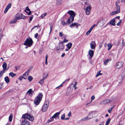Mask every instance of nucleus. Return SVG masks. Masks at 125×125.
I'll return each instance as SVG.
<instances>
[{
  "label": "nucleus",
  "instance_id": "a211bd4d",
  "mask_svg": "<svg viewBox=\"0 0 125 125\" xmlns=\"http://www.w3.org/2000/svg\"><path fill=\"white\" fill-rule=\"evenodd\" d=\"M115 21L114 19H113L110 22V24L112 25L115 26Z\"/></svg>",
  "mask_w": 125,
  "mask_h": 125
},
{
  "label": "nucleus",
  "instance_id": "4d7b16f0",
  "mask_svg": "<svg viewBox=\"0 0 125 125\" xmlns=\"http://www.w3.org/2000/svg\"><path fill=\"white\" fill-rule=\"evenodd\" d=\"M59 35L60 36L62 37L63 36V34L62 32H60L59 33Z\"/></svg>",
  "mask_w": 125,
  "mask_h": 125
},
{
  "label": "nucleus",
  "instance_id": "6ab92c4d",
  "mask_svg": "<svg viewBox=\"0 0 125 125\" xmlns=\"http://www.w3.org/2000/svg\"><path fill=\"white\" fill-rule=\"evenodd\" d=\"M110 102V101L109 100H106L101 102V104H106L108 103H109Z\"/></svg>",
  "mask_w": 125,
  "mask_h": 125
},
{
  "label": "nucleus",
  "instance_id": "9b49d317",
  "mask_svg": "<svg viewBox=\"0 0 125 125\" xmlns=\"http://www.w3.org/2000/svg\"><path fill=\"white\" fill-rule=\"evenodd\" d=\"M29 123L27 120L24 119L21 125H29Z\"/></svg>",
  "mask_w": 125,
  "mask_h": 125
},
{
  "label": "nucleus",
  "instance_id": "4c0bfd02",
  "mask_svg": "<svg viewBox=\"0 0 125 125\" xmlns=\"http://www.w3.org/2000/svg\"><path fill=\"white\" fill-rule=\"evenodd\" d=\"M88 118V117H86L82 119L81 120L82 121H85L87 120H88L89 119Z\"/></svg>",
  "mask_w": 125,
  "mask_h": 125
},
{
  "label": "nucleus",
  "instance_id": "f257e3e1",
  "mask_svg": "<svg viewBox=\"0 0 125 125\" xmlns=\"http://www.w3.org/2000/svg\"><path fill=\"white\" fill-rule=\"evenodd\" d=\"M68 12L70 15V17L67 20V22L68 24H69L71 21L73 22V21L75 14L73 11L72 10L68 11Z\"/></svg>",
  "mask_w": 125,
  "mask_h": 125
},
{
  "label": "nucleus",
  "instance_id": "423d86ee",
  "mask_svg": "<svg viewBox=\"0 0 125 125\" xmlns=\"http://www.w3.org/2000/svg\"><path fill=\"white\" fill-rule=\"evenodd\" d=\"M116 10L113 11L110 13L111 15H113L119 13L120 12V7L119 5L115 6Z\"/></svg>",
  "mask_w": 125,
  "mask_h": 125
},
{
  "label": "nucleus",
  "instance_id": "58836bf2",
  "mask_svg": "<svg viewBox=\"0 0 125 125\" xmlns=\"http://www.w3.org/2000/svg\"><path fill=\"white\" fill-rule=\"evenodd\" d=\"M76 23L74 22L72 23L69 26L70 27H72V26H74L76 25Z\"/></svg>",
  "mask_w": 125,
  "mask_h": 125
},
{
  "label": "nucleus",
  "instance_id": "49530a36",
  "mask_svg": "<svg viewBox=\"0 0 125 125\" xmlns=\"http://www.w3.org/2000/svg\"><path fill=\"white\" fill-rule=\"evenodd\" d=\"M54 120V119L53 118H52V117L50 119L48 120L47 121V122L48 123H49L51 122L52 121Z\"/></svg>",
  "mask_w": 125,
  "mask_h": 125
},
{
  "label": "nucleus",
  "instance_id": "20e7f679",
  "mask_svg": "<svg viewBox=\"0 0 125 125\" xmlns=\"http://www.w3.org/2000/svg\"><path fill=\"white\" fill-rule=\"evenodd\" d=\"M33 42L32 39L30 38H27L24 42L23 45L31 47L32 45V43Z\"/></svg>",
  "mask_w": 125,
  "mask_h": 125
},
{
  "label": "nucleus",
  "instance_id": "2eb2a0df",
  "mask_svg": "<svg viewBox=\"0 0 125 125\" xmlns=\"http://www.w3.org/2000/svg\"><path fill=\"white\" fill-rule=\"evenodd\" d=\"M23 16V15L21 13V14H19L18 15L16 16L15 17V18L16 19L19 20L21 19H22Z\"/></svg>",
  "mask_w": 125,
  "mask_h": 125
},
{
  "label": "nucleus",
  "instance_id": "aec40b11",
  "mask_svg": "<svg viewBox=\"0 0 125 125\" xmlns=\"http://www.w3.org/2000/svg\"><path fill=\"white\" fill-rule=\"evenodd\" d=\"M94 28V25H93L91 27L90 29L89 30L86 32V34L87 35H89L91 31H92Z\"/></svg>",
  "mask_w": 125,
  "mask_h": 125
},
{
  "label": "nucleus",
  "instance_id": "37998d69",
  "mask_svg": "<svg viewBox=\"0 0 125 125\" xmlns=\"http://www.w3.org/2000/svg\"><path fill=\"white\" fill-rule=\"evenodd\" d=\"M65 115V114H63L61 117V118L62 120H64Z\"/></svg>",
  "mask_w": 125,
  "mask_h": 125
},
{
  "label": "nucleus",
  "instance_id": "774afa93",
  "mask_svg": "<svg viewBox=\"0 0 125 125\" xmlns=\"http://www.w3.org/2000/svg\"><path fill=\"white\" fill-rule=\"evenodd\" d=\"M104 124V121H102L101 122L100 124H99V125H103Z\"/></svg>",
  "mask_w": 125,
  "mask_h": 125
},
{
  "label": "nucleus",
  "instance_id": "4468645a",
  "mask_svg": "<svg viewBox=\"0 0 125 125\" xmlns=\"http://www.w3.org/2000/svg\"><path fill=\"white\" fill-rule=\"evenodd\" d=\"M63 43L62 42H61L60 43H59L58 44V46L61 49H63L64 47V45L63 44Z\"/></svg>",
  "mask_w": 125,
  "mask_h": 125
},
{
  "label": "nucleus",
  "instance_id": "13d9d810",
  "mask_svg": "<svg viewBox=\"0 0 125 125\" xmlns=\"http://www.w3.org/2000/svg\"><path fill=\"white\" fill-rule=\"evenodd\" d=\"M27 17H27L26 16H24L23 15V16L22 19H27Z\"/></svg>",
  "mask_w": 125,
  "mask_h": 125
},
{
  "label": "nucleus",
  "instance_id": "dca6fc26",
  "mask_svg": "<svg viewBox=\"0 0 125 125\" xmlns=\"http://www.w3.org/2000/svg\"><path fill=\"white\" fill-rule=\"evenodd\" d=\"M2 66L3 68V70L5 71V70H7V69H6L7 64L6 62H4Z\"/></svg>",
  "mask_w": 125,
  "mask_h": 125
},
{
  "label": "nucleus",
  "instance_id": "7ed1b4c3",
  "mask_svg": "<svg viewBox=\"0 0 125 125\" xmlns=\"http://www.w3.org/2000/svg\"><path fill=\"white\" fill-rule=\"evenodd\" d=\"M22 117L24 119H27L31 121H33L34 119V117L31 115V114L28 113L23 115Z\"/></svg>",
  "mask_w": 125,
  "mask_h": 125
},
{
  "label": "nucleus",
  "instance_id": "09e8293b",
  "mask_svg": "<svg viewBox=\"0 0 125 125\" xmlns=\"http://www.w3.org/2000/svg\"><path fill=\"white\" fill-rule=\"evenodd\" d=\"M122 20H119V22L117 24V26H119L121 25V22Z\"/></svg>",
  "mask_w": 125,
  "mask_h": 125
},
{
  "label": "nucleus",
  "instance_id": "6e6552de",
  "mask_svg": "<svg viewBox=\"0 0 125 125\" xmlns=\"http://www.w3.org/2000/svg\"><path fill=\"white\" fill-rule=\"evenodd\" d=\"M123 64L124 63L123 62H119L115 64V66L117 68L120 69L122 67Z\"/></svg>",
  "mask_w": 125,
  "mask_h": 125
},
{
  "label": "nucleus",
  "instance_id": "a19ab883",
  "mask_svg": "<svg viewBox=\"0 0 125 125\" xmlns=\"http://www.w3.org/2000/svg\"><path fill=\"white\" fill-rule=\"evenodd\" d=\"M113 45V44L111 43H108L107 44V46L108 48H112Z\"/></svg>",
  "mask_w": 125,
  "mask_h": 125
},
{
  "label": "nucleus",
  "instance_id": "69168bd1",
  "mask_svg": "<svg viewBox=\"0 0 125 125\" xmlns=\"http://www.w3.org/2000/svg\"><path fill=\"white\" fill-rule=\"evenodd\" d=\"M22 77H21V76H20L19 78V80H22Z\"/></svg>",
  "mask_w": 125,
  "mask_h": 125
},
{
  "label": "nucleus",
  "instance_id": "8fccbe9b",
  "mask_svg": "<svg viewBox=\"0 0 125 125\" xmlns=\"http://www.w3.org/2000/svg\"><path fill=\"white\" fill-rule=\"evenodd\" d=\"M111 119L110 118H109L107 121L106 123L107 124H109L110 122Z\"/></svg>",
  "mask_w": 125,
  "mask_h": 125
},
{
  "label": "nucleus",
  "instance_id": "680f3d73",
  "mask_svg": "<svg viewBox=\"0 0 125 125\" xmlns=\"http://www.w3.org/2000/svg\"><path fill=\"white\" fill-rule=\"evenodd\" d=\"M56 49L57 51H58L60 49H61L59 48V47H57L56 48Z\"/></svg>",
  "mask_w": 125,
  "mask_h": 125
},
{
  "label": "nucleus",
  "instance_id": "79ce46f5",
  "mask_svg": "<svg viewBox=\"0 0 125 125\" xmlns=\"http://www.w3.org/2000/svg\"><path fill=\"white\" fill-rule=\"evenodd\" d=\"M47 14V13H45L42 14V15L41 16V17L42 18H43L44 17H45V16Z\"/></svg>",
  "mask_w": 125,
  "mask_h": 125
},
{
  "label": "nucleus",
  "instance_id": "1a4fd4ad",
  "mask_svg": "<svg viewBox=\"0 0 125 125\" xmlns=\"http://www.w3.org/2000/svg\"><path fill=\"white\" fill-rule=\"evenodd\" d=\"M94 53L93 51L92 50H89L87 56L89 57V60L91 59Z\"/></svg>",
  "mask_w": 125,
  "mask_h": 125
},
{
  "label": "nucleus",
  "instance_id": "864d4df0",
  "mask_svg": "<svg viewBox=\"0 0 125 125\" xmlns=\"http://www.w3.org/2000/svg\"><path fill=\"white\" fill-rule=\"evenodd\" d=\"M15 68L16 70H17L18 69L20 68V66H16L15 67Z\"/></svg>",
  "mask_w": 125,
  "mask_h": 125
},
{
  "label": "nucleus",
  "instance_id": "0eeeda50",
  "mask_svg": "<svg viewBox=\"0 0 125 125\" xmlns=\"http://www.w3.org/2000/svg\"><path fill=\"white\" fill-rule=\"evenodd\" d=\"M49 104V101L48 100L46 101L42 109V112H44L47 110Z\"/></svg>",
  "mask_w": 125,
  "mask_h": 125
},
{
  "label": "nucleus",
  "instance_id": "2f4dec72",
  "mask_svg": "<svg viewBox=\"0 0 125 125\" xmlns=\"http://www.w3.org/2000/svg\"><path fill=\"white\" fill-rule=\"evenodd\" d=\"M101 71L100 70L97 73V74L96 75V77H98V76L102 75V73H100V72Z\"/></svg>",
  "mask_w": 125,
  "mask_h": 125
},
{
  "label": "nucleus",
  "instance_id": "c9c22d12",
  "mask_svg": "<svg viewBox=\"0 0 125 125\" xmlns=\"http://www.w3.org/2000/svg\"><path fill=\"white\" fill-rule=\"evenodd\" d=\"M28 79L29 82H31L33 78L31 76H29L28 78Z\"/></svg>",
  "mask_w": 125,
  "mask_h": 125
},
{
  "label": "nucleus",
  "instance_id": "052dcab7",
  "mask_svg": "<svg viewBox=\"0 0 125 125\" xmlns=\"http://www.w3.org/2000/svg\"><path fill=\"white\" fill-rule=\"evenodd\" d=\"M77 82H75L74 84L73 85V87H75L76 86V85L77 84Z\"/></svg>",
  "mask_w": 125,
  "mask_h": 125
},
{
  "label": "nucleus",
  "instance_id": "0e129e2a",
  "mask_svg": "<svg viewBox=\"0 0 125 125\" xmlns=\"http://www.w3.org/2000/svg\"><path fill=\"white\" fill-rule=\"evenodd\" d=\"M2 33L0 31V38H1L2 35Z\"/></svg>",
  "mask_w": 125,
  "mask_h": 125
},
{
  "label": "nucleus",
  "instance_id": "f3484780",
  "mask_svg": "<svg viewBox=\"0 0 125 125\" xmlns=\"http://www.w3.org/2000/svg\"><path fill=\"white\" fill-rule=\"evenodd\" d=\"M62 110H61L60 112H57L55 113V114H54L52 117V118H56L58 116L61 112L62 111Z\"/></svg>",
  "mask_w": 125,
  "mask_h": 125
},
{
  "label": "nucleus",
  "instance_id": "bf43d9fd",
  "mask_svg": "<svg viewBox=\"0 0 125 125\" xmlns=\"http://www.w3.org/2000/svg\"><path fill=\"white\" fill-rule=\"evenodd\" d=\"M33 15L30 18V21H32V19L33 18Z\"/></svg>",
  "mask_w": 125,
  "mask_h": 125
},
{
  "label": "nucleus",
  "instance_id": "5fc2aeb1",
  "mask_svg": "<svg viewBox=\"0 0 125 125\" xmlns=\"http://www.w3.org/2000/svg\"><path fill=\"white\" fill-rule=\"evenodd\" d=\"M122 44L123 45V46H124L125 45V41H124L123 39V40L122 41Z\"/></svg>",
  "mask_w": 125,
  "mask_h": 125
},
{
  "label": "nucleus",
  "instance_id": "39448f33",
  "mask_svg": "<svg viewBox=\"0 0 125 125\" xmlns=\"http://www.w3.org/2000/svg\"><path fill=\"white\" fill-rule=\"evenodd\" d=\"M107 19L105 17H103L100 19L97 23V25L101 27L103 26L106 22Z\"/></svg>",
  "mask_w": 125,
  "mask_h": 125
},
{
  "label": "nucleus",
  "instance_id": "338daca9",
  "mask_svg": "<svg viewBox=\"0 0 125 125\" xmlns=\"http://www.w3.org/2000/svg\"><path fill=\"white\" fill-rule=\"evenodd\" d=\"M71 112H70L68 114V115L69 116H71Z\"/></svg>",
  "mask_w": 125,
  "mask_h": 125
},
{
  "label": "nucleus",
  "instance_id": "603ef678",
  "mask_svg": "<svg viewBox=\"0 0 125 125\" xmlns=\"http://www.w3.org/2000/svg\"><path fill=\"white\" fill-rule=\"evenodd\" d=\"M24 75H25V74H23V75H21V77H22V78H23L24 79H26L27 78L26 76H25V77H24Z\"/></svg>",
  "mask_w": 125,
  "mask_h": 125
},
{
  "label": "nucleus",
  "instance_id": "4be33fe9",
  "mask_svg": "<svg viewBox=\"0 0 125 125\" xmlns=\"http://www.w3.org/2000/svg\"><path fill=\"white\" fill-rule=\"evenodd\" d=\"M4 80L7 83H8L10 82V80L9 79V77L7 76H6L4 78Z\"/></svg>",
  "mask_w": 125,
  "mask_h": 125
},
{
  "label": "nucleus",
  "instance_id": "cd10ccee",
  "mask_svg": "<svg viewBox=\"0 0 125 125\" xmlns=\"http://www.w3.org/2000/svg\"><path fill=\"white\" fill-rule=\"evenodd\" d=\"M33 68V66H31L29 68V69L27 70V71L26 72V73H29L30 71H31V70Z\"/></svg>",
  "mask_w": 125,
  "mask_h": 125
},
{
  "label": "nucleus",
  "instance_id": "3c124183",
  "mask_svg": "<svg viewBox=\"0 0 125 125\" xmlns=\"http://www.w3.org/2000/svg\"><path fill=\"white\" fill-rule=\"evenodd\" d=\"M113 107L111 108H110V109L108 110V112L109 113H110L111 111H112Z\"/></svg>",
  "mask_w": 125,
  "mask_h": 125
},
{
  "label": "nucleus",
  "instance_id": "a878e982",
  "mask_svg": "<svg viewBox=\"0 0 125 125\" xmlns=\"http://www.w3.org/2000/svg\"><path fill=\"white\" fill-rule=\"evenodd\" d=\"M33 92L32 91V89H30L29 90H28L27 92V93L28 94H29V95H30L31 94H32L33 93Z\"/></svg>",
  "mask_w": 125,
  "mask_h": 125
},
{
  "label": "nucleus",
  "instance_id": "ddd939ff",
  "mask_svg": "<svg viewBox=\"0 0 125 125\" xmlns=\"http://www.w3.org/2000/svg\"><path fill=\"white\" fill-rule=\"evenodd\" d=\"M91 10L90 6H89L87 7L86 10V14L87 15H89L90 13V11Z\"/></svg>",
  "mask_w": 125,
  "mask_h": 125
},
{
  "label": "nucleus",
  "instance_id": "ea45409f",
  "mask_svg": "<svg viewBox=\"0 0 125 125\" xmlns=\"http://www.w3.org/2000/svg\"><path fill=\"white\" fill-rule=\"evenodd\" d=\"M11 3H9L7 6L6 8H8V9H9L10 7H11Z\"/></svg>",
  "mask_w": 125,
  "mask_h": 125
},
{
  "label": "nucleus",
  "instance_id": "c03bdc74",
  "mask_svg": "<svg viewBox=\"0 0 125 125\" xmlns=\"http://www.w3.org/2000/svg\"><path fill=\"white\" fill-rule=\"evenodd\" d=\"M120 0H117L115 3V6L119 5L118 4L120 3Z\"/></svg>",
  "mask_w": 125,
  "mask_h": 125
},
{
  "label": "nucleus",
  "instance_id": "f704fd0d",
  "mask_svg": "<svg viewBox=\"0 0 125 125\" xmlns=\"http://www.w3.org/2000/svg\"><path fill=\"white\" fill-rule=\"evenodd\" d=\"M44 78L41 79L39 81L38 83H40L41 84H42L44 82Z\"/></svg>",
  "mask_w": 125,
  "mask_h": 125
},
{
  "label": "nucleus",
  "instance_id": "72a5a7b5",
  "mask_svg": "<svg viewBox=\"0 0 125 125\" xmlns=\"http://www.w3.org/2000/svg\"><path fill=\"white\" fill-rule=\"evenodd\" d=\"M48 57V56L47 54L46 55L45 57V63L46 65L47 64V58Z\"/></svg>",
  "mask_w": 125,
  "mask_h": 125
},
{
  "label": "nucleus",
  "instance_id": "393cba45",
  "mask_svg": "<svg viewBox=\"0 0 125 125\" xmlns=\"http://www.w3.org/2000/svg\"><path fill=\"white\" fill-rule=\"evenodd\" d=\"M16 74L14 73L13 72H10L9 73V75L10 76L13 77L16 75Z\"/></svg>",
  "mask_w": 125,
  "mask_h": 125
},
{
  "label": "nucleus",
  "instance_id": "f8f14e48",
  "mask_svg": "<svg viewBox=\"0 0 125 125\" xmlns=\"http://www.w3.org/2000/svg\"><path fill=\"white\" fill-rule=\"evenodd\" d=\"M25 12L27 13L28 15H29L31 14V12L30 9L28 7H26V10H25Z\"/></svg>",
  "mask_w": 125,
  "mask_h": 125
},
{
  "label": "nucleus",
  "instance_id": "b1692460",
  "mask_svg": "<svg viewBox=\"0 0 125 125\" xmlns=\"http://www.w3.org/2000/svg\"><path fill=\"white\" fill-rule=\"evenodd\" d=\"M111 60V59H107V60H106L104 62V64H105L106 65H107L108 63Z\"/></svg>",
  "mask_w": 125,
  "mask_h": 125
},
{
  "label": "nucleus",
  "instance_id": "473e14b6",
  "mask_svg": "<svg viewBox=\"0 0 125 125\" xmlns=\"http://www.w3.org/2000/svg\"><path fill=\"white\" fill-rule=\"evenodd\" d=\"M17 19H15L14 20H11L10 22V23H15L16 22H17Z\"/></svg>",
  "mask_w": 125,
  "mask_h": 125
},
{
  "label": "nucleus",
  "instance_id": "e433bc0d",
  "mask_svg": "<svg viewBox=\"0 0 125 125\" xmlns=\"http://www.w3.org/2000/svg\"><path fill=\"white\" fill-rule=\"evenodd\" d=\"M12 116L11 115H10L9 117V120L10 122H11L12 121Z\"/></svg>",
  "mask_w": 125,
  "mask_h": 125
},
{
  "label": "nucleus",
  "instance_id": "e2e57ef3",
  "mask_svg": "<svg viewBox=\"0 0 125 125\" xmlns=\"http://www.w3.org/2000/svg\"><path fill=\"white\" fill-rule=\"evenodd\" d=\"M120 17L119 16H117L114 19H117L118 20H119Z\"/></svg>",
  "mask_w": 125,
  "mask_h": 125
},
{
  "label": "nucleus",
  "instance_id": "6e6d98bb",
  "mask_svg": "<svg viewBox=\"0 0 125 125\" xmlns=\"http://www.w3.org/2000/svg\"><path fill=\"white\" fill-rule=\"evenodd\" d=\"M38 36V33H37L35 34L34 37H35V38L36 39V38H37V37Z\"/></svg>",
  "mask_w": 125,
  "mask_h": 125
},
{
  "label": "nucleus",
  "instance_id": "7c9ffc66",
  "mask_svg": "<svg viewBox=\"0 0 125 125\" xmlns=\"http://www.w3.org/2000/svg\"><path fill=\"white\" fill-rule=\"evenodd\" d=\"M61 23L63 26L66 25L68 24L67 23L65 22L64 21H62Z\"/></svg>",
  "mask_w": 125,
  "mask_h": 125
},
{
  "label": "nucleus",
  "instance_id": "412c9836",
  "mask_svg": "<svg viewBox=\"0 0 125 125\" xmlns=\"http://www.w3.org/2000/svg\"><path fill=\"white\" fill-rule=\"evenodd\" d=\"M72 45V43L71 42H69L66 45L68 48L70 49Z\"/></svg>",
  "mask_w": 125,
  "mask_h": 125
},
{
  "label": "nucleus",
  "instance_id": "5701e85b",
  "mask_svg": "<svg viewBox=\"0 0 125 125\" xmlns=\"http://www.w3.org/2000/svg\"><path fill=\"white\" fill-rule=\"evenodd\" d=\"M93 112H91L89 113L87 116L88 118V119H91L93 118V116H92V115H93Z\"/></svg>",
  "mask_w": 125,
  "mask_h": 125
},
{
  "label": "nucleus",
  "instance_id": "de8ad7c7",
  "mask_svg": "<svg viewBox=\"0 0 125 125\" xmlns=\"http://www.w3.org/2000/svg\"><path fill=\"white\" fill-rule=\"evenodd\" d=\"M68 40L64 39L63 41H61L63 43L66 42H68Z\"/></svg>",
  "mask_w": 125,
  "mask_h": 125
},
{
  "label": "nucleus",
  "instance_id": "c756f323",
  "mask_svg": "<svg viewBox=\"0 0 125 125\" xmlns=\"http://www.w3.org/2000/svg\"><path fill=\"white\" fill-rule=\"evenodd\" d=\"M90 44L91 48L93 49H94V41H92Z\"/></svg>",
  "mask_w": 125,
  "mask_h": 125
},
{
  "label": "nucleus",
  "instance_id": "f03ea898",
  "mask_svg": "<svg viewBox=\"0 0 125 125\" xmlns=\"http://www.w3.org/2000/svg\"><path fill=\"white\" fill-rule=\"evenodd\" d=\"M42 94L40 93L35 98L34 101V102L36 105H38L39 104L42 99Z\"/></svg>",
  "mask_w": 125,
  "mask_h": 125
},
{
  "label": "nucleus",
  "instance_id": "bb28decb",
  "mask_svg": "<svg viewBox=\"0 0 125 125\" xmlns=\"http://www.w3.org/2000/svg\"><path fill=\"white\" fill-rule=\"evenodd\" d=\"M62 3V0H56V4L57 5H60Z\"/></svg>",
  "mask_w": 125,
  "mask_h": 125
},
{
  "label": "nucleus",
  "instance_id": "9d476101",
  "mask_svg": "<svg viewBox=\"0 0 125 125\" xmlns=\"http://www.w3.org/2000/svg\"><path fill=\"white\" fill-rule=\"evenodd\" d=\"M125 77V70H124L123 71V72L121 73V76L119 77H118V79L119 78H121V79H120V82H122L123 80V79Z\"/></svg>",
  "mask_w": 125,
  "mask_h": 125
},
{
  "label": "nucleus",
  "instance_id": "c85d7f7f",
  "mask_svg": "<svg viewBox=\"0 0 125 125\" xmlns=\"http://www.w3.org/2000/svg\"><path fill=\"white\" fill-rule=\"evenodd\" d=\"M5 71L2 70L0 72V78L2 76L3 74L5 72Z\"/></svg>",
  "mask_w": 125,
  "mask_h": 125
},
{
  "label": "nucleus",
  "instance_id": "a18cd8bd",
  "mask_svg": "<svg viewBox=\"0 0 125 125\" xmlns=\"http://www.w3.org/2000/svg\"><path fill=\"white\" fill-rule=\"evenodd\" d=\"M49 25L50 26V33L51 31H52V23H49Z\"/></svg>",
  "mask_w": 125,
  "mask_h": 125
}]
</instances>
